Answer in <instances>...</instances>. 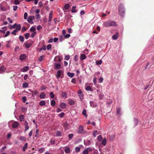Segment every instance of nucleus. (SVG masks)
<instances>
[{
  "label": "nucleus",
  "mask_w": 154,
  "mask_h": 154,
  "mask_svg": "<svg viewBox=\"0 0 154 154\" xmlns=\"http://www.w3.org/2000/svg\"><path fill=\"white\" fill-rule=\"evenodd\" d=\"M103 25L105 27H109L110 26H116V22L113 21L108 20L105 21L103 23Z\"/></svg>",
  "instance_id": "obj_1"
},
{
  "label": "nucleus",
  "mask_w": 154,
  "mask_h": 154,
  "mask_svg": "<svg viewBox=\"0 0 154 154\" xmlns=\"http://www.w3.org/2000/svg\"><path fill=\"white\" fill-rule=\"evenodd\" d=\"M119 11L120 15L122 17L124 16L125 13V9L124 8V6L121 3L120 4L119 7Z\"/></svg>",
  "instance_id": "obj_2"
},
{
  "label": "nucleus",
  "mask_w": 154,
  "mask_h": 154,
  "mask_svg": "<svg viewBox=\"0 0 154 154\" xmlns=\"http://www.w3.org/2000/svg\"><path fill=\"white\" fill-rule=\"evenodd\" d=\"M34 19L35 17L34 16H29L27 19V21L30 24H32L34 23V22L32 21V20Z\"/></svg>",
  "instance_id": "obj_3"
},
{
  "label": "nucleus",
  "mask_w": 154,
  "mask_h": 154,
  "mask_svg": "<svg viewBox=\"0 0 154 154\" xmlns=\"http://www.w3.org/2000/svg\"><path fill=\"white\" fill-rule=\"evenodd\" d=\"M77 133L79 134L84 133V127L82 125H80L78 128Z\"/></svg>",
  "instance_id": "obj_4"
},
{
  "label": "nucleus",
  "mask_w": 154,
  "mask_h": 154,
  "mask_svg": "<svg viewBox=\"0 0 154 154\" xmlns=\"http://www.w3.org/2000/svg\"><path fill=\"white\" fill-rule=\"evenodd\" d=\"M24 125L25 128V131H27L29 128V127L28 125V123L27 121H25V122Z\"/></svg>",
  "instance_id": "obj_5"
},
{
  "label": "nucleus",
  "mask_w": 154,
  "mask_h": 154,
  "mask_svg": "<svg viewBox=\"0 0 154 154\" xmlns=\"http://www.w3.org/2000/svg\"><path fill=\"white\" fill-rule=\"evenodd\" d=\"M26 57V54H23L20 56L19 59L20 60H23L25 59Z\"/></svg>",
  "instance_id": "obj_6"
},
{
  "label": "nucleus",
  "mask_w": 154,
  "mask_h": 154,
  "mask_svg": "<svg viewBox=\"0 0 154 154\" xmlns=\"http://www.w3.org/2000/svg\"><path fill=\"white\" fill-rule=\"evenodd\" d=\"M63 72V71L61 70H59L57 72V75H56L57 79H58L60 76L61 74Z\"/></svg>",
  "instance_id": "obj_7"
},
{
  "label": "nucleus",
  "mask_w": 154,
  "mask_h": 154,
  "mask_svg": "<svg viewBox=\"0 0 154 154\" xmlns=\"http://www.w3.org/2000/svg\"><path fill=\"white\" fill-rule=\"evenodd\" d=\"M29 70V67L28 66H25L23 67L21 69V71L23 72H26Z\"/></svg>",
  "instance_id": "obj_8"
},
{
  "label": "nucleus",
  "mask_w": 154,
  "mask_h": 154,
  "mask_svg": "<svg viewBox=\"0 0 154 154\" xmlns=\"http://www.w3.org/2000/svg\"><path fill=\"white\" fill-rule=\"evenodd\" d=\"M19 125V123L18 122L16 121H15L12 124V127L14 128H17Z\"/></svg>",
  "instance_id": "obj_9"
},
{
  "label": "nucleus",
  "mask_w": 154,
  "mask_h": 154,
  "mask_svg": "<svg viewBox=\"0 0 154 154\" xmlns=\"http://www.w3.org/2000/svg\"><path fill=\"white\" fill-rule=\"evenodd\" d=\"M69 126V124L67 122H65L63 123V127L66 130L68 129Z\"/></svg>",
  "instance_id": "obj_10"
},
{
  "label": "nucleus",
  "mask_w": 154,
  "mask_h": 154,
  "mask_svg": "<svg viewBox=\"0 0 154 154\" xmlns=\"http://www.w3.org/2000/svg\"><path fill=\"white\" fill-rule=\"evenodd\" d=\"M53 16V11H51L49 13V17L48 19V22H50L51 21L52 18Z\"/></svg>",
  "instance_id": "obj_11"
},
{
  "label": "nucleus",
  "mask_w": 154,
  "mask_h": 154,
  "mask_svg": "<svg viewBox=\"0 0 154 154\" xmlns=\"http://www.w3.org/2000/svg\"><path fill=\"white\" fill-rule=\"evenodd\" d=\"M119 33L118 32H117L116 33V34L112 36V39L114 40H116L117 39L118 37Z\"/></svg>",
  "instance_id": "obj_12"
},
{
  "label": "nucleus",
  "mask_w": 154,
  "mask_h": 154,
  "mask_svg": "<svg viewBox=\"0 0 154 154\" xmlns=\"http://www.w3.org/2000/svg\"><path fill=\"white\" fill-rule=\"evenodd\" d=\"M24 116L23 115H21L19 116V120L20 122H22L24 121Z\"/></svg>",
  "instance_id": "obj_13"
},
{
  "label": "nucleus",
  "mask_w": 154,
  "mask_h": 154,
  "mask_svg": "<svg viewBox=\"0 0 154 154\" xmlns=\"http://www.w3.org/2000/svg\"><path fill=\"white\" fill-rule=\"evenodd\" d=\"M55 66V68L56 69H58L60 68L61 65H60V63H56Z\"/></svg>",
  "instance_id": "obj_14"
},
{
  "label": "nucleus",
  "mask_w": 154,
  "mask_h": 154,
  "mask_svg": "<svg viewBox=\"0 0 154 154\" xmlns=\"http://www.w3.org/2000/svg\"><path fill=\"white\" fill-rule=\"evenodd\" d=\"M60 107L63 109H65L66 107V104L64 103H62L60 105Z\"/></svg>",
  "instance_id": "obj_15"
},
{
  "label": "nucleus",
  "mask_w": 154,
  "mask_h": 154,
  "mask_svg": "<svg viewBox=\"0 0 154 154\" xmlns=\"http://www.w3.org/2000/svg\"><path fill=\"white\" fill-rule=\"evenodd\" d=\"M46 102L44 100H42L40 101L39 103V104L40 106H42L45 105Z\"/></svg>",
  "instance_id": "obj_16"
},
{
  "label": "nucleus",
  "mask_w": 154,
  "mask_h": 154,
  "mask_svg": "<svg viewBox=\"0 0 154 154\" xmlns=\"http://www.w3.org/2000/svg\"><path fill=\"white\" fill-rule=\"evenodd\" d=\"M45 94L43 92L42 93L40 94L39 95V97L41 99H44L45 98Z\"/></svg>",
  "instance_id": "obj_17"
},
{
  "label": "nucleus",
  "mask_w": 154,
  "mask_h": 154,
  "mask_svg": "<svg viewBox=\"0 0 154 154\" xmlns=\"http://www.w3.org/2000/svg\"><path fill=\"white\" fill-rule=\"evenodd\" d=\"M86 58V57L85 55L84 54H83L81 55L80 58L81 60H83L85 59Z\"/></svg>",
  "instance_id": "obj_18"
},
{
  "label": "nucleus",
  "mask_w": 154,
  "mask_h": 154,
  "mask_svg": "<svg viewBox=\"0 0 154 154\" xmlns=\"http://www.w3.org/2000/svg\"><path fill=\"white\" fill-rule=\"evenodd\" d=\"M67 75L68 76L71 78H72L74 75V74L73 73H70L69 72H67Z\"/></svg>",
  "instance_id": "obj_19"
},
{
  "label": "nucleus",
  "mask_w": 154,
  "mask_h": 154,
  "mask_svg": "<svg viewBox=\"0 0 154 154\" xmlns=\"http://www.w3.org/2000/svg\"><path fill=\"white\" fill-rule=\"evenodd\" d=\"M62 96L63 98H66L67 97L66 93L65 92H63L62 93Z\"/></svg>",
  "instance_id": "obj_20"
},
{
  "label": "nucleus",
  "mask_w": 154,
  "mask_h": 154,
  "mask_svg": "<svg viewBox=\"0 0 154 154\" xmlns=\"http://www.w3.org/2000/svg\"><path fill=\"white\" fill-rule=\"evenodd\" d=\"M19 39L20 41L22 42H23L24 39V37L21 35H20L19 36Z\"/></svg>",
  "instance_id": "obj_21"
},
{
  "label": "nucleus",
  "mask_w": 154,
  "mask_h": 154,
  "mask_svg": "<svg viewBox=\"0 0 154 154\" xmlns=\"http://www.w3.org/2000/svg\"><path fill=\"white\" fill-rule=\"evenodd\" d=\"M64 151L66 153H69L70 151V148L69 147H67L65 148Z\"/></svg>",
  "instance_id": "obj_22"
},
{
  "label": "nucleus",
  "mask_w": 154,
  "mask_h": 154,
  "mask_svg": "<svg viewBox=\"0 0 154 154\" xmlns=\"http://www.w3.org/2000/svg\"><path fill=\"white\" fill-rule=\"evenodd\" d=\"M76 7L75 6H73L72 7V10H71V12L72 13H75L76 12V10L75 9H76Z\"/></svg>",
  "instance_id": "obj_23"
},
{
  "label": "nucleus",
  "mask_w": 154,
  "mask_h": 154,
  "mask_svg": "<svg viewBox=\"0 0 154 154\" xmlns=\"http://www.w3.org/2000/svg\"><path fill=\"white\" fill-rule=\"evenodd\" d=\"M24 45H25V46L26 48H29L31 45L32 44L31 43L28 44L26 42H25V43Z\"/></svg>",
  "instance_id": "obj_24"
},
{
  "label": "nucleus",
  "mask_w": 154,
  "mask_h": 154,
  "mask_svg": "<svg viewBox=\"0 0 154 154\" xmlns=\"http://www.w3.org/2000/svg\"><path fill=\"white\" fill-rule=\"evenodd\" d=\"M21 29V25L20 24H19L17 25H17L16 27V29L17 31H20Z\"/></svg>",
  "instance_id": "obj_25"
},
{
  "label": "nucleus",
  "mask_w": 154,
  "mask_h": 154,
  "mask_svg": "<svg viewBox=\"0 0 154 154\" xmlns=\"http://www.w3.org/2000/svg\"><path fill=\"white\" fill-rule=\"evenodd\" d=\"M69 7V5L68 4H66L65 5L64 8L65 10L68 9Z\"/></svg>",
  "instance_id": "obj_26"
},
{
  "label": "nucleus",
  "mask_w": 154,
  "mask_h": 154,
  "mask_svg": "<svg viewBox=\"0 0 154 154\" xmlns=\"http://www.w3.org/2000/svg\"><path fill=\"white\" fill-rule=\"evenodd\" d=\"M4 67L3 66H2L0 67V73H2L3 72Z\"/></svg>",
  "instance_id": "obj_27"
},
{
  "label": "nucleus",
  "mask_w": 154,
  "mask_h": 154,
  "mask_svg": "<svg viewBox=\"0 0 154 154\" xmlns=\"http://www.w3.org/2000/svg\"><path fill=\"white\" fill-rule=\"evenodd\" d=\"M86 110L85 109H84L82 112V114L83 115L85 116V117H87V116L86 114Z\"/></svg>",
  "instance_id": "obj_28"
},
{
  "label": "nucleus",
  "mask_w": 154,
  "mask_h": 154,
  "mask_svg": "<svg viewBox=\"0 0 154 154\" xmlns=\"http://www.w3.org/2000/svg\"><path fill=\"white\" fill-rule=\"evenodd\" d=\"M29 35L30 34L29 33H27L24 35L25 38L26 39H27L29 38Z\"/></svg>",
  "instance_id": "obj_29"
},
{
  "label": "nucleus",
  "mask_w": 154,
  "mask_h": 154,
  "mask_svg": "<svg viewBox=\"0 0 154 154\" xmlns=\"http://www.w3.org/2000/svg\"><path fill=\"white\" fill-rule=\"evenodd\" d=\"M28 146V143H26L24 145L23 149V151H25L26 149L27 148Z\"/></svg>",
  "instance_id": "obj_30"
},
{
  "label": "nucleus",
  "mask_w": 154,
  "mask_h": 154,
  "mask_svg": "<svg viewBox=\"0 0 154 154\" xmlns=\"http://www.w3.org/2000/svg\"><path fill=\"white\" fill-rule=\"evenodd\" d=\"M36 34V32H33L32 33V34L30 35V37L32 38L35 37Z\"/></svg>",
  "instance_id": "obj_31"
},
{
  "label": "nucleus",
  "mask_w": 154,
  "mask_h": 154,
  "mask_svg": "<svg viewBox=\"0 0 154 154\" xmlns=\"http://www.w3.org/2000/svg\"><path fill=\"white\" fill-rule=\"evenodd\" d=\"M94 148H92L91 147H90L86 148V149H87L88 150V152H91L92 150H94Z\"/></svg>",
  "instance_id": "obj_32"
},
{
  "label": "nucleus",
  "mask_w": 154,
  "mask_h": 154,
  "mask_svg": "<svg viewBox=\"0 0 154 154\" xmlns=\"http://www.w3.org/2000/svg\"><path fill=\"white\" fill-rule=\"evenodd\" d=\"M98 134V131H97L95 130L93 132V135L94 137H95L96 136V135L97 134Z\"/></svg>",
  "instance_id": "obj_33"
},
{
  "label": "nucleus",
  "mask_w": 154,
  "mask_h": 154,
  "mask_svg": "<svg viewBox=\"0 0 154 154\" xmlns=\"http://www.w3.org/2000/svg\"><path fill=\"white\" fill-rule=\"evenodd\" d=\"M30 30L31 32H35L36 29L35 27L32 26L30 28Z\"/></svg>",
  "instance_id": "obj_34"
},
{
  "label": "nucleus",
  "mask_w": 154,
  "mask_h": 154,
  "mask_svg": "<svg viewBox=\"0 0 154 154\" xmlns=\"http://www.w3.org/2000/svg\"><path fill=\"white\" fill-rule=\"evenodd\" d=\"M69 103L70 105H73L74 104L75 102L72 100H70L69 101Z\"/></svg>",
  "instance_id": "obj_35"
},
{
  "label": "nucleus",
  "mask_w": 154,
  "mask_h": 154,
  "mask_svg": "<svg viewBox=\"0 0 154 154\" xmlns=\"http://www.w3.org/2000/svg\"><path fill=\"white\" fill-rule=\"evenodd\" d=\"M106 143V139H104L102 142V145H105Z\"/></svg>",
  "instance_id": "obj_36"
},
{
  "label": "nucleus",
  "mask_w": 154,
  "mask_h": 154,
  "mask_svg": "<svg viewBox=\"0 0 154 154\" xmlns=\"http://www.w3.org/2000/svg\"><path fill=\"white\" fill-rule=\"evenodd\" d=\"M73 134H70L68 135L69 139V140H71L73 138Z\"/></svg>",
  "instance_id": "obj_37"
},
{
  "label": "nucleus",
  "mask_w": 154,
  "mask_h": 154,
  "mask_svg": "<svg viewBox=\"0 0 154 154\" xmlns=\"http://www.w3.org/2000/svg\"><path fill=\"white\" fill-rule=\"evenodd\" d=\"M56 103L55 101L54 100H52L51 101V104L52 106H54Z\"/></svg>",
  "instance_id": "obj_38"
},
{
  "label": "nucleus",
  "mask_w": 154,
  "mask_h": 154,
  "mask_svg": "<svg viewBox=\"0 0 154 154\" xmlns=\"http://www.w3.org/2000/svg\"><path fill=\"white\" fill-rule=\"evenodd\" d=\"M88 152L87 149H85L82 152L83 154H88Z\"/></svg>",
  "instance_id": "obj_39"
},
{
  "label": "nucleus",
  "mask_w": 154,
  "mask_h": 154,
  "mask_svg": "<svg viewBox=\"0 0 154 154\" xmlns=\"http://www.w3.org/2000/svg\"><path fill=\"white\" fill-rule=\"evenodd\" d=\"M50 96L51 98L53 99L54 98L55 96L53 92H51L50 93Z\"/></svg>",
  "instance_id": "obj_40"
},
{
  "label": "nucleus",
  "mask_w": 154,
  "mask_h": 154,
  "mask_svg": "<svg viewBox=\"0 0 154 154\" xmlns=\"http://www.w3.org/2000/svg\"><path fill=\"white\" fill-rule=\"evenodd\" d=\"M19 139L20 140H22V141H25L26 140V138L25 137H23V136H21L20 137Z\"/></svg>",
  "instance_id": "obj_41"
},
{
  "label": "nucleus",
  "mask_w": 154,
  "mask_h": 154,
  "mask_svg": "<svg viewBox=\"0 0 154 154\" xmlns=\"http://www.w3.org/2000/svg\"><path fill=\"white\" fill-rule=\"evenodd\" d=\"M45 150V149L44 148H40L38 149V151L40 153H41L43 152Z\"/></svg>",
  "instance_id": "obj_42"
},
{
  "label": "nucleus",
  "mask_w": 154,
  "mask_h": 154,
  "mask_svg": "<svg viewBox=\"0 0 154 154\" xmlns=\"http://www.w3.org/2000/svg\"><path fill=\"white\" fill-rule=\"evenodd\" d=\"M102 63V61L100 60L99 61H97L96 62V63L97 65H100Z\"/></svg>",
  "instance_id": "obj_43"
},
{
  "label": "nucleus",
  "mask_w": 154,
  "mask_h": 154,
  "mask_svg": "<svg viewBox=\"0 0 154 154\" xmlns=\"http://www.w3.org/2000/svg\"><path fill=\"white\" fill-rule=\"evenodd\" d=\"M17 31L16 29H14L11 32V34L16 35V32H17Z\"/></svg>",
  "instance_id": "obj_44"
},
{
  "label": "nucleus",
  "mask_w": 154,
  "mask_h": 154,
  "mask_svg": "<svg viewBox=\"0 0 154 154\" xmlns=\"http://www.w3.org/2000/svg\"><path fill=\"white\" fill-rule=\"evenodd\" d=\"M61 132L59 131H57L56 132V135L57 136H61Z\"/></svg>",
  "instance_id": "obj_45"
},
{
  "label": "nucleus",
  "mask_w": 154,
  "mask_h": 154,
  "mask_svg": "<svg viewBox=\"0 0 154 154\" xmlns=\"http://www.w3.org/2000/svg\"><path fill=\"white\" fill-rule=\"evenodd\" d=\"M70 58L69 56L68 55H66L65 56L64 59L67 60H68Z\"/></svg>",
  "instance_id": "obj_46"
},
{
  "label": "nucleus",
  "mask_w": 154,
  "mask_h": 154,
  "mask_svg": "<svg viewBox=\"0 0 154 154\" xmlns=\"http://www.w3.org/2000/svg\"><path fill=\"white\" fill-rule=\"evenodd\" d=\"M47 50H49L50 49L51 50V44H49L47 46Z\"/></svg>",
  "instance_id": "obj_47"
},
{
  "label": "nucleus",
  "mask_w": 154,
  "mask_h": 154,
  "mask_svg": "<svg viewBox=\"0 0 154 154\" xmlns=\"http://www.w3.org/2000/svg\"><path fill=\"white\" fill-rule=\"evenodd\" d=\"M28 16V14L27 12H25L24 15V18L25 19H26L27 18Z\"/></svg>",
  "instance_id": "obj_48"
},
{
  "label": "nucleus",
  "mask_w": 154,
  "mask_h": 154,
  "mask_svg": "<svg viewBox=\"0 0 154 154\" xmlns=\"http://www.w3.org/2000/svg\"><path fill=\"white\" fill-rule=\"evenodd\" d=\"M65 115V113L64 112H62L59 114V116L61 118H62Z\"/></svg>",
  "instance_id": "obj_49"
},
{
  "label": "nucleus",
  "mask_w": 154,
  "mask_h": 154,
  "mask_svg": "<svg viewBox=\"0 0 154 154\" xmlns=\"http://www.w3.org/2000/svg\"><path fill=\"white\" fill-rule=\"evenodd\" d=\"M97 139L98 140L100 141L102 140V137L101 135H99L98 137H97Z\"/></svg>",
  "instance_id": "obj_50"
},
{
  "label": "nucleus",
  "mask_w": 154,
  "mask_h": 154,
  "mask_svg": "<svg viewBox=\"0 0 154 154\" xmlns=\"http://www.w3.org/2000/svg\"><path fill=\"white\" fill-rule=\"evenodd\" d=\"M28 84L26 83H23V87L24 88H26L28 87Z\"/></svg>",
  "instance_id": "obj_51"
},
{
  "label": "nucleus",
  "mask_w": 154,
  "mask_h": 154,
  "mask_svg": "<svg viewBox=\"0 0 154 154\" xmlns=\"http://www.w3.org/2000/svg\"><path fill=\"white\" fill-rule=\"evenodd\" d=\"M81 148L80 147H76L75 148V150L76 152H78L80 150Z\"/></svg>",
  "instance_id": "obj_52"
},
{
  "label": "nucleus",
  "mask_w": 154,
  "mask_h": 154,
  "mask_svg": "<svg viewBox=\"0 0 154 154\" xmlns=\"http://www.w3.org/2000/svg\"><path fill=\"white\" fill-rule=\"evenodd\" d=\"M79 95V97L80 99H81V100H82V99L83 98V97H84L83 94L82 93L81 94H80Z\"/></svg>",
  "instance_id": "obj_53"
},
{
  "label": "nucleus",
  "mask_w": 154,
  "mask_h": 154,
  "mask_svg": "<svg viewBox=\"0 0 154 154\" xmlns=\"http://www.w3.org/2000/svg\"><path fill=\"white\" fill-rule=\"evenodd\" d=\"M86 90L87 91H91V88L90 86H88L86 87Z\"/></svg>",
  "instance_id": "obj_54"
},
{
  "label": "nucleus",
  "mask_w": 154,
  "mask_h": 154,
  "mask_svg": "<svg viewBox=\"0 0 154 154\" xmlns=\"http://www.w3.org/2000/svg\"><path fill=\"white\" fill-rule=\"evenodd\" d=\"M23 101L24 103H25L26 100V97H23L22 98Z\"/></svg>",
  "instance_id": "obj_55"
},
{
  "label": "nucleus",
  "mask_w": 154,
  "mask_h": 154,
  "mask_svg": "<svg viewBox=\"0 0 154 154\" xmlns=\"http://www.w3.org/2000/svg\"><path fill=\"white\" fill-rule=\"evenodd\" d=\"M44 57L42 55V56H41L39 58V60L40 61H42L43 60Z\"/></svg>",
  "instance_id": "obj_56"
},
{
  "label": "nucleus",
  "mask_w": 154,
  "mask_h": 154,
  "mask_svg": "<svg viewBox=\"0 0 154 154\" xmlns=\"http://www.w3.org/2000/svg\"><path fill=\"white\" fill-rule=\"evenodd\" d=\"M14 3L15 5H18L20 3V2L18 0H15L14 2Z\"/></svg>",
  "instance_id": "obj_57"
},
{
  "label": "nucleus",
  "mask_w": 154,
  "mask_h": 154,
  "mask_svg": "<svg viewBox=\"0 0 154 154\" xmlns=\"http://www.w3.org/2000/svg\"><path fill=\"white\" fill-rule=\"evenodd\" d=\"M78 60V56L77 55H76L74 57V60L75 61H77Z\"/></svg>",
  "instance_id": "obj_58"
},
{
  "label": "nucleus",
  "mask_w": 154,
  "mask_h": 154,
  "mask_svg": "<svg viewBox=\"0 0 154 154\" xmlns=\"http://www.w3.org/2000/svg\"><path fill=\"white\" fill-rule=\"evenodd\" d=\"M42 28V26L40 25H38L37 27V29L38 30L41 29Z\"/></svg>",
  "instance_id": "obj_59"
},
{
  "label": "nucleus",
  "mask_w": 154,
  "mask_h": 154,
  "mask_svg": "<svg viewBox=\"0 0 154 154\" xmlns=\"http://www.w3.org/2000/svg\"><path fill=\"white\" fill-rule=\"evenodd\" d=\"M10 33V32L9 31H7L6 32V34L5 35V37H7Z\"/></svg>",
  "instance_id": "obj_60"
},
{
  "label": "nucleus",
  "mask_w": 154,
  "mask_h": 154,
  "mask_svg": "<svg viewBox=\"0 0 154 154\" xmlns=\"http://www.w3.org/2000/svg\"><path fill=\"white\" fill-rule=\"evenodd\" d=\"M87 143H85L86 145H88L90 144V142L89 140H87Z\"/></svg>",
  "instance_id": "obj_61"
},
{
  "label": "nucleus",
  "mask_w": 154,
  "mask_h": 154,
  "mask_svg": "<svg viewBox=\"0 0 154 154\" xmlns=\"http://www.w3.org/2000/svg\"><path fill=\"white\" fill-rule=\"evenodd\" d=\"M72 82L75 84L76 83L75 79V78H73L71 80Z\"/></svg>",
  "instance_id": "obj_62"
},
{
  "label": "nucleus",
  "mask_w": 154,
  "mask_h": 154,
  "mask_svg": "<svg viewBox=\"0 0 154 154\" xmlns=\"http://www.w3.org/2000/svg\"><path fill=\"white\" fill-rule=\"evenodd\" d=\"M70 36L69 34H67L64 36L65 38H69Z\"/></svg>",
  "instance_id": "obj_63"
},
{
  "label": "nucleus",
  "mask_w": 154,
  "mask_h": 154,
  "mask_svg": "<svg viewBox=\"0 0 154 154\" xmlns=\"http://www.w3.org/2000/svg\"><path fill=\"white\" fill-rule=\"evenodd\" d=\"M50 142L52 144H54L55 143V142L54 140H53V139H51V140Z\"/></svg>",
  "instance_id": "obj_64"
}]
</instances>
